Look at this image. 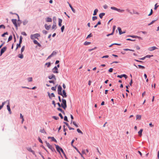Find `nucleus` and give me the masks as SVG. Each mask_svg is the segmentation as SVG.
Instances as JSON below:
<instances>
[{"label":"nucleus","mask_w":159,"mask_h":159,"mask_svg":"<svg viewBox=\"0 0 159 159\" xmlns=\"http://www.w3.org/2000/svg\"><path fill=\"white\" fill-rule=\"evenodd\" d=\"M8 33L7 32H5V33H4V34H2V37H4L5 35H8Z\"/></svg>","instance_id":"nucleus-47"},{"label":"nucleus","mask_w":159,"mask_h":159,"mask_svg":"<svg viewBox=\"0 0 159 159\" xmlns=\"http://www.w3.org/2000/svg\"><path fill=\"white\" fill-rule=\"evenodd\" d=\"M116 26L115 25H113V31L112 32V33H113V34H114V32L115 31V30L116 29Z\"/></svg>","instance_id":"nucleus-42"},{"label":"nucleus","mask_w":159,"mask_h":159,"mask_svg":"<svg viewBox=\"0 0 159 159\" xmlns=\"http://www.w3.org/2000/svg\"><path fill=\"white\" fill-rule=\"evenodd\" d=\"M23 39L22 37L21 36H20V40H19V43L20 44H21L22 42V40Z\"/></svg>","instance_id":"nucleus-26"},{"label":"nucleus","mask_w":159,"mask_h":159,"mask_svg":"<svg viewBox=\"0 0 159 159\" xmlns=\"http://www.w3.org/2000/svg\"><path fill=\"white\" fill-rule=\"evenodd\" d=\"M98 11V10L97 9H95L93 14V15L94 16L96 15L97 12Z\"/></svg>","instance_id":"nucleus-25"},{"label":"nucleus","mask_w":159,"mask_h":159,"mask_svg":"<svg viewBox=\"0 0 159 159\" xmlns=\"http://www.w3.org/2000/svg\"><path fill=\"white\" fill-rule=\"evenodd\" d=\"M113 69L112 68H111L109 70V71L110 72H112L113 71Z\"/></svg>","instance_id":"nucleus-61"},{"label":"nucleus","mask_w":159,"mask_h":159,"mask_svg":"<svg viewBox=\"0 0 159 159\" xmlns=\"http://www.w3.org/2000/svg\"><path fill=\"white\" fill-rule=\"evenodd\" d=\"M77 131L79 133H80L81 134H83V132L79 129H77Z\"/></svg>","instance_id":"nucleus-36"},{"label":"nucleus","mask_w":159,"mask_h":159,"mask_svg":"<svg viewBox=\"0 0 159 159\" xmlns=\"http://www.w3.org/2000/svg\"><path fill=\"white\" fill-rule=\"evenodd\" d=\"M45 65H47L48 67H49L51 66V63L50 62L47 63L45 64Z\"/></svg>","instance_id":"nucleus-35"},{"label":"nucleus","mask_w":159,"mask_h":159,"mask_svg":"<svg viewBox=\"0 0 159 159\" xmlns=\"http://www.w3.org/2000/svg\"><path fill=\"white\" fill-rule=\"evenodd\" d=\"M52 152L55 151V149L52 146L50 148Z\"/></svg>","instance_id":"nucleus-52"},{"label":"nucleus","mask_w":159,"mask_h":159,"mask_svg":"<svg viewBox=\"0 0 159 159\" xmlns=\"http://www.w3.org/2000/svg\"><path fill=\"white\" fill-rule=\"evenodd\" d=\"M7 108L8 111H9L10 114H11V111L10 108V106L9 105V103H8V104L7 106Z\"/></svg>","instance_id":"nucleus-17"},{"label":"nucleus","mask_w":159,"mask_h":159,"mask_svg":"<svg viewBox=\"0 0 159 159\" xmlns=\"http://www.w3.org/2000/svg\"><path fill=\"white\" fill-rule=\"evenodd\" d=\"M136 120H140L141 119V116L140 115H137L136 116Z\"/></svg>","instance_id":"nucleus-20"},{"label":"nucleus","mask_w":159,"mask_h":159,"mask_svg":"<svg viewBox=\"0 0 159 159\" xmlns=\"http://www.w3.org/2000/svg\"><path fill=\"white\" fill-rule=\"evenodd\" d=\"M18 57L21 59H22L23 57V56L22 54H19L18 55Z\"/></svg>","instance_id":"nucleus-29"},{"label":"nucleus","mask_w":159,"mask_h":159,"mask_svg":"<svg viewBox=\"0 0 159 159\" xmlns=\"http://www.w3.org/2000/svg\"><path fill=\"white\" fill-rule=\"evenodd\" d=\"M48 94L49 97L50 98H51L52 97H55L54 94L53 93H51V94H50L48 92Z\"/></svg>","instance_id":"nucleus-14"},{"label":"nucleus","mask_w":159,"mask_h":159,"mask_svg":"<svg viewBox=\"0 0 159 159\" xmlns=\"http://www.w3.org/2000/svg\"><path fill=\"white\" fill-rule=\"evenodd\" d=\"M123 50L125 51H131L133 52H134V50L129 49L128 48H124L123 49Z\"/></svg>","instance_id":"nucleus-22"},{"label":"nucleus","mask_w":159,"mask_h":159,"mask_svg":"<svg viewBox=\"0 0 159 159\" xmlns=\"http://www.w3.org/2000/svg\"><path fill=\"white\" fill-rule=\"evenodd\" d=\"M25 46H23L22 47L21 50V53L24 51L25 49Z\"/></svg>","instance_id":"nucleus-39"},{"label":"nucleus","mask_w":159,"mask_h":159,"mask_svg":"<svg viewBox=\"0 0 159 159\" xmlns=\"http://www.w3.org/2000/svg\"><path fill=\"white\" fill-rule=\"evenodd\" d=\"M92 34H89V35H88L86 38L87 39L89 38L92 37Z\"/></svg>","instance_id":"nucleus-51"},{"label":"nucleus","mask_w":159,"mask_h":159,"mask_svg":"<svg viewBox=\"0 0 159 159\" xmlns=\"http://www.w3.org/2000/svg\"><path fill=\"white\" fill-rule=\"evenodd\" d=\"M90 43H91L90 42L86 41L84 42V45H89Z\"/></svg>","instance_id":"nucleus-33"},{"label":"nucleus","mask_w":159,"mask_h":159,"mask_svg":"<svg viewBox=\"0 0 159 159\" xmlns=\"http://www.w3.org/2000/svg\"><path fill=\"white\" fill-rule=\"evenodd\" d=\"M52 21V19L51 18L48 17L46 19V22H51Z\"/></svg>","instance_id":"nucleus-19"},{"label":"nucleus","mask_w":159,"mask_h":159,"mask_svg":"<svg viewBox=\"0 0 159 159\" xmlns=\"http://www.w3.org/2000/svg\"><path fill=\"white\" fill-rule=\"evenodd\" d=\"M73 124L75 125L76 127H78V125L76 124V123L75 121L73 122Z\"/></svg>","instance_id":"nucleus-56"},{"label":"nucleus","mask_w":159,"mask_h":159,"mask_svg":"<svg viewBox=\"0 0 159 159\" xmlns=\"http://www.w3.org/2000/svg\"><path fill=\"white\" fill-rule=\"evenodd\" d=\"M152 13H153V11H152V9H151V11H150V13L148 15V16H151V15H152Z\"/></svg>","instance_id":"nucleus-54"},{"label":"nucleus","mask_w":159,"mask_h":159,"mask_svg":"<svg viewBox=\"0 0 159 159\" xmlns=\"http://www.w3.org/2000/svg\"><path fill=\"white\" fill-rule=\"evenodd\" d=\"M45 27L46 30H48L51 27V25H48L46 24H45Z\"/></svg>","instance_id":"nucleus-18"},{"label":"nucleus","mask_w":159,"mask_h":159,"mask_svg":"<svg viewBox=\"0 0 159 159\" xmlns=\"http://www.w3.org/2000/svg\"><path fill=\"white\" fill-rule=\"evenodd\" d=\"M76 150L77 152L80 154V152L79 151V150L78 149L75 147H73Z\"/></svg>","instance_id":"nucleus-57"},{"label":"nucleus","mask_w":159,"mask_h":159,"mask_svg":"<svg viewBox=\"0 0 159 159\" xmlns=\"http://www.w3.org/2000/svg\"><path fill=\"white\" fill-rule=\"evenodd\" d=\"M59 116L61 118V119H63V116H62V114L61 113H60L59 114Z\"/></svg>","instance_id":"nucleus-59"},{"label":"nucleus","mask_w":159,"mask_h":159,"mask_svg":"<svg viewBox=\"0 0 159 159\" xmlns=\"http://www.w3.org/2000/svg\"><path fill=\"white\" fill-rule=\"evenodd\" d=\"M117 11L119 12H123L125 10H121L120 9L117 8Z\"/></svg>","instance_id":"nucleus-31"},{"label":"nucleus","mask_w":159,"mask_h":159,"mask_svg":"<svg viewBox=\"0 0 159 159\" xmlns=\"http://www.w3.org/2000/svg\"><path fill=\"white\" fill-rule=\"evenodd\" d=\"M56 23H55L54 24H53V25L52 26V29H55L56 28Z\"/></svg>","instance_id":"nucleus-37"},{"label":"nucleus","mask_w":159,"mask_h":159,"mask_svg":"<svg viewBox=\"0 0 159 159\" xmlns=\"http://www.w3.org/2000/svg\"><path fill=\"white\" fill-rule=\"evenodd\" d=\"M109 56L108 55H106L105 56H103L102 57V58H108Z\"/></svg>","instance_id":"nucleus-62"},{"label":"nucleus","mask_w":159,"mask_h":159,"mask_svg":"<svg viewBox=\"0 0 159 159\" xmlns=\"http://www.w3.org/2000/svg\"><path fill=\"white\" fill-rule=\"evenodd\" d=\"M97 19V17L96 16H94L93 17L92 20H95Z\"/></svg>","instance_id":"nucleus-48"},{"label":"nucleus","mask_w":159,"mask_h":159,"mask_svg":"<svg viewBox=\"0 0 159 159\" xmlns=\"http://www.w3.org/2000/svg\"><path fill=\"white\" fill-rule=\"evenodd\" d=\"M138 66L139 68L142 69H144L145 68L144 66H141V65H138Z\"/></svg>","instance_id":"nucleus-28"},{"label":"nucleus","mask_w":159,"mask_h":159,"mask_svg":"<svg viewBox=\"0 0 159 159\" xmlns=\"http://www.w3.org/2000/svg\"><path fill=\"white\" fill-rule=\"evenodd\" d=\"M153 56V55H147L146 56H145L146 58H150L151 57H152Z\"/></svg>","instance_id":"nucleus-38"},{"label":"nucleus","mask_w":159,"mask_h":159,"mask_svg":"<svg viewBox=\"0 0 159 159\" xmlns=\"http://www.w3.org/2000/svg\"><path fill=\"white\" fill-rule=\"evenodd\" d=\"M46 143L47 146L49 149L52 146V145H50L47 142H46Z\"/></svg>","instance_id":"nucleus-21"},{"label":"nucleus","mask_w":159,"mask_h":159,"mask_svg":"<svg viewBox=\"0 0 159 159\" xmlns=\"http://www.w3.org/2000/svg\"><path fill=\"white\" fill-rule=\"evenodd\" d=\"M62 88L61 85H59L58 87V93L59 95H61Z\"/></svg>","instance_id":"nucleus-5"},{"label":"nucleus","mask_w":159,"mask_h":159,"mask_svg":"<svg viewBox=\"0 0 159 159\" xmlns=\"http://www.w3.org/2000/svg\"><path fill=\"white\" fill-rule=\"evenodd\" d=\"M48 78L50 80H52V79H54L55 80H56V78L55 77V76L54 75L52 74L51 75H50L48 77Z\"/></svg>","instance_id":"nucleus-9"},{"label":"nucleus","mask_w":159,"mask_h":159,"mask_svg":"<svg viewBox=\"0 0 159 159\" xmlns=\"http://www.w3.org/2000/svg\"><path fill=\"white\" fill-rule=\"evenodd\" d=\"M58 68L56 66H55L52 70V72L54 73H58Z\"/></svg>","instance_id":"nucleus-6"},{"label":"nucleus","mask_w":159,"mask_h":159,"mask_svg":"<svg viewBox=\"0 0 159 159\" xmlns=\"http://www.w3.org/2000/svg\"><path fill=\"white\" fill-rule=\"evenodd\" d=\"M143 131V129H141L138 132V133L139 135L141 136L142 135Z\"/></svg>","instance_id":"nucleus-23"},{"label":"nucleus","mask_w":159,"mask_h":159,"mask_svg":"<svg viewBox=\"0 0 159 159\" xmlns=\"http://www.w3.org/2000/svg\"><path fill=\"white\" fill-rule=\"evenodd\" d=\"M118 30L119 32V34L120 35L123 34H124L125 33V31H124L123 32H122L121 29L120 27H118Z\"/></svg>","instance_id":"nucleus-12"},{"label":"nucleus","mask_w":159,"mask_h":159,"mask_svg":"<svg viewBox=\"0 0 159 159\" xmlns=\"http://www.w3.org/2000/svg\"><path fill=\"white\" fill-rule=\"evenodd\" d=\"M34 43L36 44L38 42L36 40H34L33 41Z\"/></svg>","instance_id":"nucleus-60"},{"label":"nucleus","mask_w":159,"mask_h":159,"mask_svg":"<svg viewBox=\"0 0 159 159\" xmlns=\"http://www.w3.org/2000/svg\"><path fill=\"white\" fill-rule=\"evenodd\" d=\"M6 49L7 47H4L1 49L0 56H1L2 55V54L6 51Z\"/></svg>","instance_id":"nucleus-7"},{"label":"nucleus","mask_w":159,"mask_h":159,"mask_svg":"<svg viewBox=\"0 0 159 159\" xmlns=\"http://www.w3.org/2000/svg\"><path fill=\"white\" fill-rule=\"evenodd\" d=\"M57 52H56L55 51H54L52 52V53L51 55L52 56V57L54 55H55L57 54Z\"/></svg>","instance_id":"nucleus-27"},{"label":"nucleus","mask_w":159,"mask_h":159,"mask_svg":"<svg viewBox=\"0 0 159 159\" xmlns=\"http://www.w3.org/2000/svg\"><path fill=\"white\" fill-rule=\"evenodd\" d=\"M62 103L61 104V107L65 110L67 107L66 101L65 99H62Z\"/></svg>","instance_id":"nucleus-2"},{"label":"nucleus","mask_w":159,"mask_h":159,"mask_svg":"<svg viewBox=\"0 0 159 159\" xmlns=\"http://www.w3.org/2000/svg\"><path fill=\"white\" fill-rule=\"evenodd\" d=\"M12 35L10 36L8 38V42H9V41H10L12 39Z\"/></svg>","instance_id":"nucleus-34"},{"label":"nucleus","mask_w":159,"mask_h":159,"mask_svg":"<svg viewBox=\"0 0 159 159\" xmlns=\"http://www.w3.org/2000/svg\"><path fill=\"white\" fill-rule=\"evenodd\" d=\"M117 77L120 78H122V77H124L126 79L127 78V76L125 74H123L120 75H118Z\"/></svg>","instance_id":"nucleus-11"},{"label":"nucleus","mask_w":159,"mask_h":159,"mask_svg":"<svg viewBox=\"0 0 159 159\" xmlns=\"http://www.w3.org/2000/svg\"><path fill=\"white\" fill-rule=\"evenodd\" d=\"M61 95L63 98H66L67 96L66 91L65 90H63L62 91V93H61Z\"/></svg>","instance_id":"nucleus-8"},{"label":"nucleus","mask_w":159,"mask_h":159,"mask_svg":"<svg viewBox=\"0 0 159 159\" xmlns=\"http://www.w3.org/2000/svg\"><path fill=\"white\" fill-rule=\"evenodd\" d=\"M1 28H2L4 29H5V25H0V29H1Z\"/></svg>","instance_id":"nucleus-41"},{"label":"nucleus","mask_w":159,"mask_h":159,"mask_svg":"<svg viewBox=\"0 0 159 159\" xmlns=\"http://www.w3.org/2000/svg\"><path fill=\"white\" fill-rule=\"evenodd\" d=\"M64 120L66 121H68V119L67 117L66 116H64Z\"/></svg>","instance_id":"nucleus-64"},{"label":"nucleus","mask_w":159,"mask_h":159,"mask_svg":"<svg viewBox=\"0 0 159 159\" xmlns=\"http://www.w3.org/2000/svg\"><path fill=\"white\" fill-rule=\"evenodd\" d=\"M52 139V141H54L55 142H57V140H56V139L54 138V137H51V139Z\"/></svg>","instance_id":"nucleus-40"},{"label":"nucleus","mask_w":159,"mask_h":159,"mask_svg":"<svg viewBox=\"0 0 159 159\" xmlns=\"http://www.w3.org/2000/svg\"><path fill=\"white\" fill-rule=\"evenodd\" d=\"M20 44H20L19 43V44H17L16 50H17L18 48H20Z\"/></svg>","instance_id":"nucleus-43"},{"label":"nucleus","mask_w":159,"mask_h":159,"mask_svg":"<svg viewBox=\"0 0 159 159\" xmlns=\"http://www.w3.org/2000/svg\"><path fill=\"white\" fill-rule=\"evenodd\" d=\"M105 14L104 13H100V18H102L103 16L105 15Z\"/></svg>","instance_id":"nucleus-24"},{"label":"nucleus","mask_w":159,"mask_h":159,"mask_svg":"<svg viewBox=\"0 0 159 159\" xmlns=\"http://www.w3.org/2000/svg\"><path fill=\"white\" fill-rule=\"evenodd\" d=\"M28 80L29 82H31L32 81V78L30 77L28 79Z\"/></svg>","instance_id":"nucleus-46"},{"label":"nucleus","mask_w":159,"mask_h":159,"mask_svg":"<svg viewBox=\"0 0 159 159\" xmlns=\"http://www.w3.org/2000/svg\"><path fill=\"white\" fill-rule=\"evenodd\" d=\"M157 3H156L155 5V7L154 9L155 10H156L157 7H158L159 6L157 5Z\"/></svg>","instance_id":"nucleus-45"},{"label":"nucleus","mask_w":159,"mask_h":159,"mask_svg":"<svg viewBox=\"0 0 159 159\" xmlns=\"http://www.w3.org/2000/svg\"><path fill=\"white\" fill-rule=\"evenodd\" d=\"M40 35L39 34L37 33L34 34H31L30 35V38L32 39H38V37H40Z\"/></svg>","instance_id":"nucleus-3"},{"label":"nucleus","mask_w":159,"mask_h":159,"mask_svg":"<svg viewBox=\"0 0 159 159\" xmlns=\"http://www.w3.org/2000/svg\"><path fill=\"white\" fill-rule=\"evenodd\" d=\"M55 146H56V148L57 149V150L59 153V154L60 155L61 154V153L60 152V151H61V152L63 154L64 156V157H65V158L66 159H68L67 158V157H66L64 152L63 150L62 149V148H60L58 145H57L55 144Z\"/></svg>","instance_id":"nucleus-1"},{"label":"nucleus","mask_w":159,"mask_h":159,"mask_svg":"<svg viewBox=\"0 0 159 159\" xmlns=\"http://www.w3.org/2000/svg\"><path fill=\"white\" fill-rule=\"evenodd\" d=\"M43 33L44 34H46L47 33V31L45 30H43Z\"/></svg>","instance_id":"nucleus-63"},{"label":"nucleus","mask_w":159,"mask_h":159,"mask_svg":"<svg viewBox=\"0 0 159 159\" xmlns=\"http://www.w3.org/2000/svg\"><path fill=\"white\" fill-rule=\"evenodd\" d=\"M62 22V20L61 19L59 18L58 19V25L60 27L61 26Z\"/></svg>","instance_id":"nucleus-15"},{"label":"nucleus","mask_w":159,"mask_h":159,"mask_svg":"<svg viewBox=\"0 0 159 159\" xmlns=\"http://www.w3.org/2000/svg\"><path fill=\"white\" fill-rule=\"evenodd\" d=\"M57 110H58L61 111V112H62L63 114H65V112H64V111H63L61 109V108H57Z\"/></svg>","instance_id":"nucleus-32"},{"label":"nucleus","mask_w":159,"mask_h":159,"mask_svg":"<svg viewBox=\"0 0 159 159\" xmlns=\"http://www.w3.org/2000/svg\"><path fill=\"white\" fill-rule=\"evenodd\" d=\"M56 89V86L55 87H52L51 89L53 91H55Z\"/></svg>","instance_id":"nucleus-50"},{"label":"nucleus","mask_w":159,"mask_h":159,"mask_svg":"<svg viewBox=\"0 0 159 159\" xmlns=\"http://www.w3.org/2000/svg\"><path fill=\"white\" fill-rule=\"evenodd\" d=\"M52 117L56 120H57L59 119L58 117L56 116H53Z\"/></svg>","instance_id":"nucleus-58"},{"label":"nucleus","mask_w":159,"mask_h":159,"mask_svg":"<svg viewBox=\"0 0 159 159\" xmlns=\"http://www.w3.org/2000/svg\"><path fill=\"white\" fill-rule=\"evenodd\" d=\"M111 8L112 10H116V11H117V8L116 7H111Z\"/></svg>","instance_id":"nucleus-44"},{"label":"nucleus","mask_w":159,"mask_h":159,"mask_svg":"<svg viewBox=\"0 0 159 159\" xmlns=\"http://www.w3.org/2000/svg\"><path fill=\"white\" fill-rule=\"evenodd\" d=\"M21 34L23 35L26 36L27 34L25 32H22L21 33Z\"/></svg>","instance_id":"nucleus-55"},{"label":"nucleus","mask_w":159,"mask_h":159,"mask_svg":"<svg viewBox=\"0 0 159 159\" xmlns=\"http://www.w3.org/2000/svg\"><path fill=\"white\" fill-rule=\"evenodd\" d=\"M64 28H65V26L64 25H63L61 27V31L62 32H63V30L64 29Z\"/></svg>","instance_id":"nucleus-49"},{"label":"nucleus","mask_w":159,"mask_h":159,"mask_svg":"<svg viewBox=\"0 0 159 159\" xmlns=\"http://www.w3.org/2000/svg\"><path fill=\"white\" fill-rule=\"evenodd\" d=\"M157 49V48L156 47L153 46L152 47L149 48H148V50L150 51H152Z\"/></svg>","instance_id":"nucleus-10"},{"label":"nucleus","mask_w":159,"mask_h":159,"mask_svg":"<svg viewBox=\"0 0 159 159\" xmlns=\"http://www.w3.org/2000/svg\"><path fill=\"white\" fill-rule=\"evenodd\" d=\"M128 37H132V38H138V36H136V35H129V36H128Z\"/></svg>","instance_id":"nucleus-30"},{"label":"nucleus","mask_w":159,"mask_h":159,"mask_svg":"<svg viewBox=\"0 0 159 159\" xmlns=\"http://www.w3.org/2000/svg\"><path fill=\"white\" fill-rule=\"evenodd\" d=\"M127 40H129V41H135V39H126Z\"/></svg>","instance_id":"nucleus-53"},{"label":"nucleus","mask_w":159,"mask_h":159,"mask_svg":"<svg viewBox=\"0 0 159 159\" xmlns=\"http://www.w3.org/2000/svg\"><path fill=\"white\" fill-rule=\"evenodd\" d=\"M69 4V6H70V8H71V9L72 10V11H73V12L74 13H75V10L72 7V6L68 2Z\"/></svg>","instance_id":"nucleus-16"},{"label":"nucleus","mask_w":159,"mask_h":159,"mask_svg":"<svg viewBox=\"0 0 159 159\" xmlns=\"http://www.w3.org/2000/svg\"><path fill=\"white\" fill-rule=\"evenodd\" d=\"M27 150L30 152H31L34 155H35V152L34 151H33L31 148H27Z\"/></svg>","instance_id":"nucleus-13"},{"label":"nucleus","mask_w":159,"mask_h":159,"mask_svg":"<svg viewBox=\"0 0 159 159\" xmlns=\"http://www.w3.org/2000/svg\"><path fill=\"white\" fill-rule=\"evenodd\" d=\"M11 21L13 23V24L14 25L16 28L17 29L18 27V25L17 24V20L16 19H12L11 20Z\"/></svg>","instance_id":"nucleus-4"}]
</instances>
